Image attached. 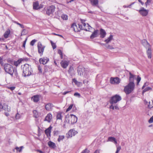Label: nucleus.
I'll return each mask as SVG.
<instances>
[{"label": "nucleus", "mask_w": 153, "mask_h": 153, "mask_svg": "<svg viewBox=\"0 0 153 153\" xmlns=\"http://www.w3.org/2000/svg\"><path fill=\"white\" fill-rule=\"evenodd\" d=\"M65 119L68 123L72 125L76 123L77 120V117L75 115L72 114L66 115Z\"/></svg>", "instance_id": "obj_1"}, {"label": "nucleus", "mask_w": 153, "mask_h": 153, "mask_svg": "<svg viewBox=\"0 0 153 153\" xmlns=\"http://www.w3.org/2000/svg\"><path fill=\"white\" fill-rule=\"evenodd\" d=\"M22 75L25 77L28 76L31 74L32 71L30 65L28 64H25L23 68Z\"/></svg>", "instance_id": "obj_2"}, {"label": "nucleus", "mask_w": 153, "mask_h": 153, "mask_svg": "<svg viewBox=\"0 0 153 153\" xmlns=\"http://www.w3.org/2000/svg\"><path fill=\"white\" fill-rule=\"evenodd\" d=\"M135 84L134 82H129L128 84L124 88V91L126 94L131 93L134 89Z\"/></svg>", "instance_id": "obj_3"}, {"label": "nucleus", "mask_w": 153, "mask_h": 153, "mask_svg": "<svg viewBox=\"0 0 153 153\" xmlns=\"http://www.w3.org/2000/svg\"><path fill=\"white\" fill-rule=\"evenodd\" d=\"M4 68L5 72L13 76L14 69L12 65L9 64H5L4 65Z\"/></svg>", "instance_id": "obj_4"}, {"label": "nucleus", "mask_w": 153, "mask_h": 153, "mask_svg": "<svg viewBox=\"0 0 153 153\" xmlns=\"http://www.w3.org/2000/svg\"><path fill=\"white\" fill-rule=\"evenodd\" d=\"M121 100V97L120 95L116 94L111 97L109 100V102L111 104H115Z\"/></svg>", "instance_id": "obj_5"}, {"label": "nucleus", "mask_w": 153, "mask_h": 153, "mask_svg": "<svg viewBox=\"0 0 153 153\" xmlns=\"http://www.w3.org/2000/svg\"><path fill=\"white\" fill-rule=\"evenodd\" d=\"M45 47V46L43 45L40 42H38L37 45L38 52L41 56L43 55Z\"/></svg>", "instance_id": "obj_6"}, {"label": "nucleus", "mask_w": 153, "mask_h": 153, "mask_svg": "<svg viewBox=\"0 0 153 153\" xmlns=\"http://www.w3.org/2000/svg\"><path fill=\"white\" fill-rule=\"evenodd\" d=\"M55 8V7L53 5L48 7L46 10V14L48 15L52 14L54 12Z\"/></svg>", "instance_id": "obj_7"}, {"label": "nucleus", "mask_w": 153, "mask_h": 153, "mask_svg": "<svg viewBox=\"0 0 153 153\" xmlns=\"http://www.w3.org/2000/svg\"><path fill=\"white\" fill-rule=\"evenodd\" d=\"M120 82V79L117 77L115 78L111 77L110 78V82L112 84H118Z\"/></svg>", "instance_id": "obj_8"}, {"label": "nucleus", "mask_w": 153, "mask_h": 153, "mask_svg": "<svg viewBox=\"0 0 153 153\" xmlns=\"http://www.w3.org/2000/svg\"><path fill=\"white\" fill-rule=\"evenodd\" d=\"M139 13L143 16H146L148 13V11L145 9L144 7H141V9L138 10Z\"/></svg>", "instance_id": "obj_9"}, {"label": "nucleus", "mask_w": 153, "mask_h": 153, "mask_svg": "<svg viewBox=\"0 0 153 153\" xmlns=\"http://www.w3.org/2000/svg\"><path fill=\"white\" fill-rule=\"evenodd\" d=\"M49 61V59L47 57H43L39 59V61L40 64L45 65Z\"/></svg>", "instance_id": "obj_10"}, {"label": "nucleus", "mask_w": 153, "mask_h": 153, "mask_svg": "<svg viewBox=\"0 0 153 153\" xmlns=\"http://www.w3.org/2000/svg\"><path fill=\"white\" fill-rule=\"evenodd\" d=\"M99 30H94L90 36L91 39H93L94 38L97 37L99 36Z\"/></svg>", "instance_id": "obj_11"}, {"label": "nucleus", "mask_w": 153, "mask_h": 153, "mask_svg": "<svg viewBox=\"0 0 153 153\" xmlns=\"http://www.w3.org/2000/svg\"><path fill=\"white\" fill-rule=\"evenodd\" d=\"M62 67L66 68L68 66L69 62L67 61H62L60 63Z\"/></svg>", "instance_id": "obj_12"}, {"label": "nucleus", "mask_w": 153, "mask_h": 153, "mask_svg": "<svg viewBox=\"0 0 153 153\" xmlns=\"http://www.w3.org/2000/svg\"><path fill=\"white\" fill-rule=\"evenodd\" d=\"M77 132L74 129L70 130L68 132V137H72L73 135L74 136Z\"/></svg>", "instance_id": "obj_13"}, {"label": "nucleus", "mask_w": 153, "mask_h": 153, "mask_svg": "<svg viewBox=\"0 0 153 153\" xmlns=\"http://www.w3.org/2000/svg\"><path fill=\"white\" fill-rule=\"evenodd\" d=\"M100 37L103 38L105 37L106 35V33L105 30L102 29H100Z\"/></svg>", "instance_id": "obj_14"}, {"label": "nucleus", "mask_w": 153, "mask_h": 153, "mask_svg": "<svg viewBox=\"0 0 153 153\" xmlns=\"http://www.w3.org/2000/svg\"><path fill=\"white\" fill-rule=\"evenodd\" d=\"M52 118V115L50 113L48 114L45 117L44 121H48V122H50Z\"/></svg>", "instance_id": "obj_15"}, {"label": "nucleus", "mask_w": 153, "mask_h": 153, "mask_svg": "<svg viewBox=\"0 0 153 153\" xmlns=\"http://www.w3.org/2000/svg\"><path fill=\"white\" fill-rule=\"evenodd\" d=\"M147 53L148 55V58L150 59L152 57L151 49L150 46L147 47Z\"/></svg>", "instance_id": "obj_16"}, {"label": "nucleus", "mask_w": 153, "mask_h": 153, "mask_svg": "<svg viewBox=\"0 0 153 153\" xmlns=\"http://www.w3.org/2000/svg\"><path fill=\"white\" fill-rule=\"evenodd\" d=\"M24 60L23 59L20 58L17 61L14 62V65L16 67L19 65Z\"/></svg>", "instance_id": "obj_17"}, {"label": "nucleus", "mask_w": 153, "mask_h": 153, "mask_svg": "<svg viewBox=\"0 0 153 153\" xmlns=\"http://www.w3.org/2000/svg\"><path fill=\"white\" fill-rule=\"evenodd\" d=\"M31 100H32L34 102H37L39 100V95H36L33 96L32 97Z\"/></svg>", "instance_id": "obj_18"}, {"label": "nucleus", "mask_w": 153, "mask_h": 153, "mask_svg": "<svg viewBox=\"0 0 153 153\" xmlns=\"http://www.w3.org/2000/svg\"><path fill=\"white\" fill-rule=\"evenodd\" d=\"M142 44L146 48H147V47L150 46L148 42L147 41L145 40L144 39L142 40Z\"/></svg>", "instance_id": "obj_19"}, {"label": "nucleus", "mask_w": 153, "mask_h": 153, "mask_svg": "<svg viewBox=\"0 0 153 153\" xmlns=\"http://www.w3.org/2000/svg\"><path fill=\"white\" fill-rule=\"evenodd\" d=\"M51 128L52 127L50 126L48 128L45 130V133L48 137V136H50L51 135Z\"/></svg>", "instance_id": "obj_20"}, {"label": "nucleus", "mask_w": 153, "mask_h": 153, "mask_svg": "<svg viewBox=\"0 0 153 153\" xmlns=\"http://www.w3.org/2000/svg\"><path fill=\"white\" fill-rule=\"evenodd\" d=\"M33 8L34 10H38L39 9V4L38 1H36L33 3Z\"/></svg>", "instance_id": "obj_21"}, {"label": "nucleus", "mask_w": 153, "mask_h": 153, "mask_svg": "<svg viewBox=\"0 0 153 153\" xmlns=\"http://www.w3.org/2000/svg\"><path fill=\"white\" fill-rule=\"evenodd\" d=\"M53 107V104L49 103L45 105V108L48 111L50 110L52 107Z\"/></svg>", "instance_id": "obj_22"}, {"label": "nucleus", "mask_w": 153, "mask_h": 153, "mask_svg": "<svg viewBox=\"0 0 153 153\" xmlns=\"http://www.w3.org/2000/svg\"><path fill=\"white\" fill-rule=\"evenodd\" d=\"M10 33V30L9 29H7L4 34V37L6 39L8 37Z\"/></svg>", "instance_id": "obj_23"}, {"label": "nucleus", "mask_w": 153, "mask_h": 153, "mask_svg": "<svg viewBox=\"0 0 153 153\" xmlns=\"http://www.w3.org/2000/svg\"><path fill=\"white\" fill-rule=\"evenodd\" d=\"M48 145L51 148H54L56 147V145L55 143H54L53 142L51 141H49L48 142Z\"/></svg>", "instance_id": "obj_24"}, {"label": "nucleus", "mask_w": 153, "mask_h": 153, "mask_svg": "<svg viewBox=\"0 0 153 153\" xmlns=\"http://www.w3.org/2000/svg\"><path fill=\"white\" fill-rule=\"evenodd\" d=\"M77 72L78 74L80 76H82L83 75V72L81 67L79 66L78 67Z\"/></svg>", "instance_id": "obj_25"}, {"label": "nucleus", "mask_w": 153, "mask_h": 153, "mask_svg": "<svg viewBox=\"0 0 153 153\" xmlns=\"http://www.w3.org/2000/svg\"><path fill=\"white\" fill-rule=\"evenodd\" d=\"M129 74L130 75L129 78V82H134V77L135 76L133 75V74H132L131 72H129Z\"/></svg>", "instance_id": "obj_26"}, {"label": "nucleus", "mask_w": 153, "mask_h": 153, "mask_svg": "<svg viewBox=\"0 0 153 153\" xmlns=\"http://www.w3.org/2000/svg\"><path fill=\"white\" fill-rule=\"evenodd\" d=\"M90 1L91 3L93 6H96L98 4V0H91Z\"/></svg>", "instance_id": "obj_27"}, {"label": "nucleus", "mask_w": 153, "mask_h": 153, "mask_svg": "<svg viewBox=\"0 0 153 153\" xmlns=\"http://www.w3.org/2000/svg\"><path fill=\"white\" fill-rule=\"evenodd\" d=\"M112 39L113 36L111 35L108 38V39L105 40L104 41L106 43H108L111 41Z\"/></svg>", "instance_id": "obj_28"}, {"label": "nucleus", "mask_w": 153, "mask_h": 153, "mask_svg": "<svg viewBox=\"0 0 153 153\" xmlns=\"http://www.w3.org/2000/svg\"><path fill=\"white\" fill-rule=\"evenodd\" d=\"M79 29H78V31H79L80 30H83L86 31H89V30H88L87 29H85L83 27L82 25L78 24ZM88 29L89 30V28H88Z\"/></svg>", "instance_id": "obj_29"}, {"label": "nucleus", "mask_w": 153, "mask_h": 153, "mask_svg": "<svg viewBox=\"0 0 153 153\" xmlns=\"http://www.w3.org/2000/svg\"><path fill=\"white\" fill-rule=\"evenodd\" d=\"M5 105L4 103L2 104L0 102V111L1 110H5L6 109Z\"/></svg>", "instance_id": "obj_30"}, {"label": "nucleus", "mask_w": 153, "mask_h": 153, "mask_svg": "<svg viewBox=\"0 0 153 153\" xmlns=\"http://www.w3.org/2000/svg\"><path fill=\"white\" fill-rule=\"evenodd\" d=\"M62 113L61 112L58 113L56 115V119L57 120H61L62 118Z\"/></svg>", "instance_id": "obj_31"}, {"label": "nucleus", "mask_w": 153, "mask_h": 153, "mask_svg": "<svg viewBox=\"0 0 153 153\" xmlns=\"http://www.w3.org/2000/svg\"><path fill=\"white\" fill-rule=\"evenodd\" d=\"M115 139V138L112 137H109L108 138V139L107 142H113L114 141Z\"/></svg>", "instance_id": "obj_32"}, {"label": "nucleus", "mask_w": 153, "mask_h": 153, "mask_svg": "<svg viewBox=\"0 0 153 153\" xmlns=\"http://www.w3.org/2000/svg\"><path fill=\"white\" fill-rule=\"evenodd\" d=\"M77 27V26L74 23L71 26V28H73L74 29V30L75 31H78V30H76V29Z\"/></svg>", "instance_id": "obj_33"}, {"label": "nucleus", "mask_w": 153, "mask_h": 153, "mask_svg": "<svg viewBox=\"0 0 153 153\" xmlns=\"http://www.w3.org/2000/svg\"><path fill=\"white\" fill-rule=\"evenodd\" d=\"M60 12L59 11H57L55 12V17L59 19L60 16Z\"/></svg>", "instance_id": "obj_34"}, {"label": "nucleus", "mask_w": 153, "mask_h": 153, "mask_svg": "<svg viewBox=\"0 0 153 153\" xmlns=\"http://www.w3.org/2000/svg\"><path fill=\"white\" fill-rule=\"evenodd\" d=\"M12 21L14 23L16 24H17L18 25H19L21 27V28H24V26L23 25H22V24L19 23L18 22L16 21H14V20H12Z\"/></svg>", "instance_id": "obj_35"}, {"label": "nucleus", "mask_w": 153, "mask_h": 153, "mask_svg": "<svg viewBox=\"0 0 153 153\" xmlns=\"http://www.w3.org/2000/svg\"><path fill=\"white\" fill-rule=\"evenodd\" d=\"M33 114L34 117L36 118H37L39 117L38 112L36 110H33Z\"/></svg>", "instance_id": "obj_36"}, {"label": "nucleus", "mask_w": 153, "mask_h": 153, "mask_svg": "<svg viewBox=\"0 0 153 153\" xmlns=\"http://www.w3.org/2000/svg\"><path fill=\"white\" fill-rule=\"evenodd\" d=\"M152 89L151 88L148 87L144 89V90L143 91L142 93H144L146 91H148L150 90H152Z\"/></svg>", "instance_id": "obj_37"}, {"label": "nucleus", "mask_w": 153, "mask_h": 153, "mask_svg": "<svg viewBox=\"0 0 153 153\" xmlns=\"http://www.w3.org/2000/svg\"><path fill=\"white\" fill-rule=\"evenodd\" d=\"M103 44L105 46L107 49H111L114 48L112 46L108 45L107 43Z\"/></svg>", "instance_id": "obj_38"}, {"label": "nucleus", "mask_w": 153, "mask_h": 153, "mask_svg": "<svg viewBox=\"0 0 153 153\" xmlns=\"http://www.w3.org/2000/svg\"><path fill=\"white\" fill-rule=\"evenodd\" d=\"M65 138L64 135H59L57 140L59 142H60L61 140H62Z\"/></svg>", "instance_id": "obj_39"}, {"label": "nucleus", "mask_w": 153, "mask_h": 153, "mask_svg": "<svg viewBox=\"0 0 153 153\" xmlns=\"http://www.w3.org/2000/svg\"><path fill=\"white\" fill-rule=\"evenodd\" d=\"M13 73L14 75L16 76V77L17 78H19V77L18 76V73H17L16 69L14 70Z\"/></svg>", "instance_id": "obj_40"}, {"label": "nucleus", "mask_w": 153, "mask_h": 153, "mask_svg": "<svg viewBox=\"0 0 153 153\" xmlns=\"http://www.w3.org/2000/svg\"><path fill=\"white\" fill-rule=\"evenodd\" d=\"M21 115V114H19L18 113H17L16 115V120H18L20 118Z\"/></svg>", "instance_id": "obj_41"}, {"label": "nucleus", "mask_w": 153, "mask_h": 153, "mask_svg": "<svg viewBox=\"0 0 153 153\" xmlns=\"http://www.w3.org/2000/svg\"><path fill=\"white\" fill-rule=\"evenodd\" d=\"M61 18L63 20H67L68 19V16L65 14H63L61 16Z\"/></svg>", "instance_id": "obj_42"}, {"label": "nucleus", "mask_w": 153, "mask_h": 153, "mask_svg": "<svg viewBox=\"0 0 153 153\" xmlns=\"http://www.w3.org/2000/svg\"><path fill=\"white\" fill-rule=\"evenodd\" d=\"M58 53L60 55L61 58L62 59L63 58L62 53V51L60 49L58 50Z\"/></svg>", "instance_id": "obj_43"}, {"label": "nucleus", "mask_w": 153, "mask_h": 153, "mask_svg": "<svg viewBox=\"0 0 153 153\" xmlns=\"http://www.w3.org/2000/svg\"><path fill=\"white\" fill-rule=\"evenodd\" d=\"M141 77L139 76H137V85H139V83L140 82V81L141 80Z\"/></svg>", "instance_id": "obj_44"}, {"label": "nucleus", "mask_w": 153, "mask_h": 153, "mask_svg": "<svg viewBox=\"0 0 153 153\" xmlns=\"http://www.w3.org/2000/svg\"><path fill=\"white\" fill-rule=\"evenodd\" d=\"M73 105L71 104L70 105L68 108L66 109V112H68L73 107Z\"/></svg>", "instance_id": "obj_45"}, {"label": "nucleus", "mask_w": 153, "mask_h": 153, "mask_svg": "<svg viewBox=\"0 0 153 153\" xmlns=\"http://www.w3.org/2000/svg\"><path fill=\"white\" fill-rule=\"evenodd\" d=\"M51 45L52 46L53 48L54 49L56 48V45L55 43H53L52 41H51Z\"/></svg>", "instance_id": "obj_46"}, {"label": "nucleus", "mask_w": 153, "mask_h": 153, "mask_svg": "<svg viewBox=\"0 0 153 153\" xmlns=\"http://www.w3.org/2000/svg\"><path fill=\"white\" fill-rule=\"evenodd\" d=\"M36 41V40L35 39L32 40L30 42V45L32 46H33Z\"/></svg>", "instance_id": "obj_47"}, {"label": "nucleus", "mask_w": 153, "mask_h": 153, "mask_svg": "<svg viewBox=\"0 0 153 153\" xmlns=\"http://www.w3.org/2000/svg\"><path fill=\"white\" fill-rule=\"evenodd\" d=\"M73 70V67H70L68 70V72L69 74H71Z\"/></svg>", "instance_id": "obj_48"}, {"label": "nucleus", "mask_w": 153, "mask_h": 153, "mask_svg": "<svg viewBox=\"0 0 153 153\" xmlns=\"http://www.w3.org/2000/svg\"><path fill=\"white\" fill-rule=\"evenodd\" d=\"M74 96L77 97L78 98H80L81 96L80 94L77 92H76L74 93Z\"/></svg>", "instance_id": "obj_49"}, {"label": "nucleus", "mask_w": 153, "mask_h": 153, "mask_svg": "<svg viewBox=\"0 0 153 153\" xmlns=\"http://www.w3.org/2000/svg\"><path fill=\"white\" fill-rule=\"evenodd\" d=\"M38 70L39 71V72L41 73H42V67H41V66L40 65H38Z\"/></svg>", "instance_id": "obj_50"}, {"label": "nucleus", "mask_w": 153, "mask_h": 153, "mask_svg": "<svg viewBox=\"0 0 153 153\" xmlns=\"http://www.w3.org/2000/svg\"><path fill=\"white\" fill-rule=\"evenodd\" d=\"M27 40V38L23 42V44L22 45V47H24L25 48V44Z\"/></svg>", "instance_id": "obj_51"}, {"label": "nucleus", "mask_w": 153, "mask_h": 153, "mask_svg": "<svg viewBox=\"0 0 153 153\" xmlns=\"http://www.w3.org/2000/svg\"><path fill=\"white\" fill-rule=\"evenodd\" d=\"M148 122L149 123H152L153 122V115L150 118Z\"/></svg>", "instance_id": "obj_52"}, {"label": "nucleus", "mask_w": 153, "mask_h": 153, "mask_svg": "<svg viewBox=\"0 0 153 153\" xmlns=\"http://www.w3.org/2000/svg\"><path fill=\"white\" fill-rule=\"evenodd\" d=\"M121 149L120 146H119L117 147V150L115 152V153H118L119 151H120Z\"/></svg>", "instance_id": "obj_53"}, {"label": "nucleus", "mask_w": 153, "mask_h": 153, "mask_svg": "<svg viewBox=\"0 0 153 153\" xmlns=\"http://www.w3.org/2000/svg\"><path fill=\"white\" fill-rule=\"evenodd\" d=\"M89 152V151L87 149H85L84 150H83L81 153H88Z\"/></svg>", "instance_id": "obj_54"}, {"label": "nucleus", "mask_w": 153, "mask_h": 153, "mask_svg": "<svg viewBox=\"0 0 153 153\" xmlns=\"http://www.w3.org/2000/svg\"><path fill=\"white\" fill-rule=\"evenodd\" d=\"M11 91H13L15 89V86H12L8 88Z\"/></svg>", "instance_id": "obj_55"}, {"label": "nucleus", "mask_w": 153, "mask_h": 153, "mask_svg": "<svg viewBox=\"0 0 153 153\" xmlns=\"http://www.w3.org/2000/svg\"><path fill=\"white\" fill-rule=\"evenodd\" d=\"M109 108L111 109L114 110V106L113 105V104H111V105L110 106Z\"/></svg>", "instance_id": "obj_56"}, {"label": "nucleus", "mask_w": 153, "mask_h": 153, "mask_svg": "<svg viewBox=\"0 0 153 153\" xmlns=\"http://www.w3.org/2000/svg\"><path fill=\"white\" fill-rule=\"evenodd\" d=\"M151 2V0H147L146 1L145 3V5L147 6L148 3H150Z\"/></svg>", "instance_id": "obj_57"}, {"label": "nucleus", "mask_w": 153, "mask_h": 153, "mask_svg": "<svg viewBox=\"0 0 153 153\" xmlns=\"http://www.w3.org/2000/svg\"><path fill=\"white\" fill-rule=\"evenodd\" d=\"M72 81H73V82H74L76 84H77L78 82V81L76 80L75 79H72Z\"/></svg>", "instance_id": "obj_58"}, {"label": "nucleus", "mask_w": 153, "mask_h": 153, "mask_svg": "<svg viewBox=\"0 0 153 153\" xmlns=\"http://www.w3.org/2000/svg\"><path fill=\"white\" fill-rule=\"evenodd\" d=\"M70 92H71V91H67L64 92H63V94L65 95L67 94Z\"/></svg>", "instance_id": "obj_59"}, {"label": "nucleus", "mask_w": 153, "mask_h": 153, "mask_svg": "<svg viewBox=\"0 0 153 153\" xmlns=\"http://www.w3.org/2000/svg\"><path fill=\"white\" fill-rule=\"evenodd\" d=\"M66 123H67V122H66V121H64V124H63V127L64 128H66Z\"/></svg>", "instance_id": "obj_60"}, {"label": "nucleus", "mask_w": 153, "mask_h": 153, "mask_svg": "<svg viewBox=\"0 0 153 153\" xmlns=\"http://www.w3.org/2000/svg\"><path fill=\"white\" fill-rule=\"evenodd\" d=\"M36 151L37 152H39L40 153H44V152H42V151L40 150H39V149L37 150Z\"/></svg>", "instance_id": "obj_61"}, {"label": "nucleus", "mask_w": 153, "mask_h": 153, "mask_svg": "<svg viewBox=\"0 0 153 153\" xmlns=\"http://www.w3.org/2000/svg\"><path fill=\"white\" fill-rule=\"evenodd\" d=\"M20 149L19 150V152H21L22 151V149L23 148H24L23 146H21L20 147Z\"/></svg>", "instance_id": "obj_62"}, {"label": "nucleus", "mask_w": 153, "mask_h": 153, "mask_svg": "<svg viewBox=\"0 0 153 153\" xmlns=\"http://www.w3.org/2000/svg\"><path fill=\"white\" fill-rule=\"evenodd\" d=\"M15 149L17 151H18L19 152V150L20 149V148L16 147L15 148Z\"/></svg>", "instance_id": "obj_63"}, {"label": "nucleus", "mask_w": 153, "mask_h": 153, "mask_svg": "<svg viewBox=\"0 0 153 153\" xmlns=\"http://www.w3.org/2000/svg\"><path fill=\"white\" fill-rule=\"evenodd\" d=\"M114 107H115V108L116 109L118 110L119 109V108L118 107V106H117V105H115Z\"/></svg>", "instance_id": "obj_64"}]
</instances>
